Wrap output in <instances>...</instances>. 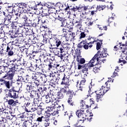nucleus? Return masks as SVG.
<instances>
[{
  "label": "nucleus",
  "mask_w": 127,
  "mask_h": 127,
  "mask_svg": "<svg viewBox=\"0 0 127 127\" xmlns=\"http://www.w3.org/2000/svg\"><path fill=\"white\" fill-rule=\"evenodd\" d=\"M17 40L19 41H24V37L22 33L20 32L19 31L18 32L16 33Z\"/></svg>",
  "instance_id": "obj_31"
},
{
  "label": "nucleus",
  "mask_w": 127,
  "mask_h": 127,
  "mask_svg": "<svg viewBox=\"0 0 127 127\" xmlns=\"http://www.w3.org/2000/svg\"><path fill=\"white\" fill-rule=\"evenodd\" d=\"M67 28H68L69 32H72L73 29V23H70L66 26Z\"/></svg>",
  "instance_id": "obj_52"
},
{
  "label": "nucleus",
  "mask_w": 127,
  "mask_h": 127,
  "mask_svg": "<svg viewBox=\"0 0 127 127\" xmlns=\"http://www.w3.org/2000/svg\"><path fill=\"white\" fill-rule=\"evenodd\" d=\"M32 125V122L29 120H25L23 122L22 126V127H30Z\"/></svg>",
  "instance_id": "obj_40"
},
{
  "label": "nucleus",
  "mask_w": 127,
  "mask_h": 127,
  "mask_svg": "<svg viewBox=\"0 0 127 127\" xmlns=\"http://www.w3.org/2000/svg\"><path fill=\"white\" fill-rule=\"evenodd\" d=\"M9 26V24H5V25L2 27L1 30H3L2 31L4 33H8V32H10Z\"/></svg>",
  "instance_id": "obj_36"
},
{
  "label": "nucleus",
  "mask_w": 127,
  "mask_h": 127,
  "mask_svg": "<svg viewBox=\"0 0 127 127\" xmlns=\"http://www.w3.org/2000/svg\"><path fill=\"white\" fill-rule=\"evenodd\" d=\"M56 69L57 71L60 73L64 72L65 71V68L64 66H61L60 64H57L56 66Z\"/></svg>",
  "instance_id": "obj_35"
},
{
  "label": "nucleus",
  "mask_w": 127,
  "mask_h": 127,
  "mask_svg": "<svg viewBox=\"0 0 127 127\" xmlns=\"http://www.w3.org/2000/svg\"><path fill=\"white\" fill-rule=\"evenodd\" d=\"M47 17H45L44 16H42L41 18L40 16H38L37 20H38V22L40 20H41L42 23H45V22H46V20H47Z\"/></svg>",
  "instance_id": "obj_46"
},
{
  "label": "nucleus",
  "mask_w": 127,
  "mask_h": 127,
  "mask_svg": "<svg viewBox=\"0 0 127 127\" xmlns=\"http://www.w3.org/2000/svg\"><path fill=\"white\" fill-rule=\"evenodd\" d=\"M66 76L65 74L63 72L58 73V77L59 79H63Z\"/></svg>",
  "instance_id": "obj_54"
},
{
  "label": "nucleus",
  "mask_w": 127,
  "mask_h": 127,
  "mask_svg": "<svg viewBox=\"0 0 127 127\" xmlns=\"http://www.w3.org/2000/svg\"><path fill=\"white\" fill-rule=\"evenodd\" d=\"M42 46L39 47V46H37L38 49H36V51H34L35 47L32 45H30L29 46V47L28 48V50H29V52H32L31 54L33 57H35L36 54L42 52Z\"/></svg>",
  "instance_id": "obj_10"
},
{
  "label": "nucleus",
  "mask_w": 127,
  "mask_h": 127,
  "mask_svg": "<svg viewBox=\"0 0 127 127\" xmlns=\"http://www.w3.org/2000/svg\"><path fill=\"white\" fill-rule=\"evenodd\" d=\"M12 15L7 14L4 18V24H10L12 21Z\"/></svg>",
  "instance_id": "obj_27"
},
{
  "label": "nucleus",
  "mask_w": 127,
  "mask_h": 127,
  "mask_svg": "<svg viewBox=\"0 0 127 127\" xmlns=\"http://www.w3.org/2000/svg\"><path fill=\"white\" fill-rule=\"evenodd\" d=\"M2 78H3L4 80V86L7 89H10V84L13 83V77L11 75H8V74H5L3 76H2Z\"/></svg>",
  "instance_id": "obj_9"
},
{
  "label": "nucleus",
  "mask_w": 127,
  "mask_h": 127,
  "mask_svg": "<svg viewBox=\"0 0 127 127\" xmlns=\"http://www.w3.org/2000/svg\"><path fill=\"white\" fill-rule=\"evenodd\" d=\"M31 58V57L30 56H26L23 59V64H22L27 65V64H29V63H30V59Z\"/></svg>",
  "instance_id": "obj_42"
},
{
  "label": "nucleus",
  "mask_w": 127,
  "mask_h": 127,
  "mask_svg": "<svg viewBox=\"0 0 127 127\" xmlns=\"http://www.w3.org/2000/svg\"><path fill=\"white\" fill-rule=\"evenodd\" d=\"M21 57L18 55H16L13 58V59L10 61H9L10 63H13L14 64L15 62L17 63V65H22L23 64L21 63Z\"/></svg>",
  "instance_id": "obj_21"
},
{
  "label": "nucleus",
  "mask_w": 127,
  "mask_h": 127,
  "mask_svg": "<svg viewBox=\"0 0 127 127\" xmlns=\"http://www.w3.org/2000/svg\"><path fill=\"white\" fill-rule=\"evenodd\" d=\"M76 115L78 118H81L85 117V108H81L76 112Z\"/></svg>",
  "instance_id": "obj_22"
},
{
  "label": "nucleus",
  "mask_w": 127,
  "mask_h": 127,
  "mask_svg": "<svg viewBox=\"0 0 127 127\" xmlns=\"http://www.w3.org/2000/svg\"><path fill=\"white\" fill-rule=\"evenodd\" d=\"M30 97L31 99H34V102H35V100L39 101L40 95L36 90H31L30 93Z\"/></svg>",
  "instance_id": "obj_15"
},
{
  "label": "nucleus",
  "mask_w": 127,
  "mask_h": 127,
  "mask_svg": "<svg viewBox=\"0 0 127 127\" xmlns=\"http://www.w3.org/2000/svg\"><path fill=\"white\" fill-rule=\"evenodd\" d=\"M35 66L36 67L35 70L37 71V72H40L41 71L45 70V68L43 69V65L42 64H40L39 65L38 64H36Z\"/></svg>",
  "instance_id": "obj_32"
},
{
  "label": "nucleus",
  "mask_w": 127,
  "mask_h": 127,
  "mask_svg": "<svg viewBox=\"0 0 127 127\" xmlns=\"http://www.w3.org/2000/svg\"><path fill=\"white\" fill-rule=\"evenodd\" d=\"M69 6L68 5H66V4H64L61 5L60 7V10H62V11H67L69 10Z\"/></svg>",
  "instance_id": "obj_33"
},
{
  "label": "nucleus",
  "mask_w": 127,
  "mask_h": 127,
  "mask_svg": "<svg viewBox=\"0 0 127 127\" xmlns=\"http://www.w3.org/2000/svg\"><path fill=\"white\" fill-rule=\"evenodd\" d=\"M91 67L88 64H84V67L83 69H82V73H87V74H89L88 70L91 69Z\"/></svg>",
  "instance_id": "obj_29"
},
{
  "label": "nucleus",
  "mask_w": 127,
  "mask_h": 127,
  "mask_svg": "<svg viewBox=\"0 0 127 127\" xmlns=\"http://www.w3.org/2000/svg\"><path fill=\"white\" fill-rule=\"evenodd\" d=\"M86 120V118H85V117L80 118L78 120V123L80 124H83L84 123Z\"/></svg>",
  "instance_id": "obj_58"
},
{
  "label": "nucleus",
  "mask_w": 127,
  "mask_h": 127,
  "mask_svg": "<svg viewBox=\"0 0 127 127\" xmlns=\"http://www.w3.org/2000/svg\"><path fill=\"white\" fill-rule=\"evenodd\" d=\"M55 15V20H59L61 21V20L64 19V13L61 12L60 10H56Z\"/></svg>",
  "instance_id": "obj_17"
},
{
  "label": "nucleus",
  "mask_w": 127,
  "mask_h": 127,
  "mask_svg": "<svg viewBox=\"0 0 127 127\" xmlns=\"http://www.w3.org/2000/svg\"><path fill=\"white\" fill-rule=\"evenodd\" d=\"M51 43L54 46H56L58 48V53L56 55L61 60H64V56L65 55V48L62 46V41L60 39L59 36L57 35H53L51 39ZM60 48H59L60 46Z\"/></svg>",
  "instance_id": "obj_1"
},
{
  "label": "nucleus",
  "mask_w": 127,
  "mask_h": 127,
  "mask_svg": "<svg viewBox=\"0 0 127 127\" xmlns=\"http://www.w3.org/2000/svg\"><path fill=\"white\" fill-rule=\"evenodd\" d=\"M48 77H53V80H54V83H58L59 81V79L56 76L55 74L53 73H50L48 75Z\"/></svg>",
  "instance_id": "obj_45"
},
{
  "label": "nucleus",
  "mask_w": 127,
  "mask_h": 127,
  "mask_svg": "<svg viewBox=\"0 0 127 127\" xmlns=\"http://www.w3.org/2000/svg\"><path fill=\"white\" fill-rule=\"evenodd\" d=\"M6 48L5 52L7 53V56L9 57H12L14 54V51H13V47L7 44L6 46Z\"/></svg>",
  "instance_id": "obj_19"
},
{
  "label": "nucleus",
  "mask_w": 127,
  "mask_h": 127,
  "mask_svg": "<svg viewBox=\"0 0 127 127\" xmlns=\"http://www.w3.org/2000/svg\"><path fill=\"white\" fill-rule=\"evenodd\" d=\"M47 111H46L47 114H51L53 116H55L59 114V112L58 111V109H57L55 106H50L47 107Z\"/></svg>",
  "instance_id": "obj_11"
},
{
  "label": "nucleus",
  "mask_w": 127,
  "mask_h": 127,
  "mask_svg": "<svg viewBox=\"0 0 127 127\" xmlns=\"http://www.w3.org/2000/svg\"><path fill=\"white\" fill-rule=\"evenodd\" d=\"M5 37V33L3 32L2 30H0V39H3Z\"/></svg>",
  "instance_id": "obj_64"
},
{
  "label": "nucleus",
  "mask_w": 127,
  "mask_h": 127,
  "mask_svg": "<svg viewBox=\"0 0 127 127\" xmlns=\"http://www.w3.org/2000/svg\"><path fill=\"white\" fill-rule=\"evenodd\" d=\"M0 68L2 69L1 71L3 73H5L7 74L8 73V65H7V66L0 65Z\"/></svg>",
  "instance_id": "obj_43"
},
{
  "label": "nucleus",
  "mask_w": 127,
  "mask_h": 127,
  "mask_svg": "<svg viewBox=\"0 0 127 127\" xmlns=\"http://www.w3.org/2000/svg\"><path fill=\"white\" fill-rule=\"evenodd\" d=\"M62 82H61V85H65L66 87H69L70 86V81L69 79L67 77H64L62 80Z\"/></svg>",
  "instance_id": "obj_26"
},
{
  "label": "nucleus",
  "mask_w": 127,
  "mask_h": 127,
  "mask_svg": "<svg viewBox=\"0 0 127 127\" xmlns=\"http://www.w3.org/2000/svg\"><path fill=\"white\" fill-rule=\"evenodd\" d=\"M93 71L95 73H98V72H99L100 71V69L101 67V64H95L93 66Z\"/></svg>",
  "instance_id": "obj_38"
},
{
  "label": "nucleus",
  "mask_w": 127,
  "mask_h": 127,
  "mask_svg": "<svg viewBox=\"0 0 127 127\" xmlns=\"http://www.w3.org/2000/svg\"><path fill=\"white\" fill-rule=\"evenodd\" d=\"M32 74L31 78L32 79L37 81V83L43 85L46 83L44 78V74L41 72H36L35 73H34L33 71H30Z\"/></svg>",
  "instance_id": "obj_4"
},
{
  "label": "nucleus",
  "mask_w": 127,
  "mask_h": 127,
  "mask_svg": "<svg viewBox=\"0 0 127 127\" xmlns=\"http://www.w3.org/2000/svg\"><path fill=\"white\" fill-rule=\"evenodd\" d=\"M18 66H20V65H18L16 63H8V67L9 70H8L5 74H7L8 76L14 77L15 72L18 69L17 67Z\"/></svg>",
  "instance_id": "obj_5"
},
{
  "label": "nucleus",
  "mask_w": 127,
  "mask_h": 127,
  "mask_svg": "<svg viewBox=\"0 0 127 127\" xmlns=\"http://www.w3.org/2000/svg\"><path fill=\"white\" fill-rule=\"evenodd\" d=\"M98 28L100 30H107V29H108L107 26H104L101 25H98Z\"/></svg>",
  "instance_id": "obj_60"
},
{
  "label": "nucleus",
  "mask_w": 127,
  "mask_h": 127,
  "mask_svg": "<svg viewBox=\"0 0 127 127\" xmlns=\"http://www.w3.org/2000/svg\"><path fill=\"white\" fill-rule=\"evenodd\" d=\"M74 25L77 28H81L82 26V21L81 20L76 21L74 23Z\"/></svg>",
  "instance_id": "obj_49"
},
{
  "label": "nucleus",
  "mask_w": 127,
  "mask_h": 127,
  "mask_svg": "<svg viewBox=\"0 0 127 127\" xmlns=\"http://www.w3.org/2000/svg\"><path fill=\"white\" fill-rule=\"evenodd\" d=\"M52 5H54V10H55V11H56V10H58L57 8H59V10H60L62 3L61 2H58L56 4H52Z\"/></svg>",
  "instance_id": "obj_37"
},
{
  "label": "nucleus",
  "mask_w": 127,
  "mask_h": 127,
  "mask_svg": "<svg viewBox=\"0 0 127 127\" xmlns=\"http://www.w3.org/2000/svg\"><path fill=\"white\" fill-rule=\"evenodd\" d=\"M107 48H103V49H100V50L98 51L97 52V54L96 55H98V57H99V59H104L105 58H107L108 54L107 53Z\"/></svg>",
  "instance_id": "obj_16"
},
{
  "label": "nucleus",
  "mask_w": 127,
  "mask_h": 127,
  "mask_svg": "<svg viewBox=\"0 0 127 127\" xmlns=\"http://www.w3.org/2000/svg\"><path fill=\"white\" fill-rule=\"evenodd\" d=\"M89 5H84L82 7V9L81 10L82 12H84V13H87V10H89Z\"/></svg>",
  "instance_id": "obj_53"
},
{
  "label": "nucleus",
  "mask_w": 127,
  "mask_h": 127,
  "mask_svg": "<svg viewBox=\"0 0 127 127\" xmlns=\"http://www.w3.org/2000/svg\"><path fill=\"white\" fill-rule=\"evenodd\" d=\"M6 102L7 104L9 106H12L13 107H18V105H20V103L19 102L18 100H16L15 101L12 99H6Z\"/></svg>",
  "instance_id": "obj_18"
},
{
  "label": "nucleus",
  "mask_w": 127,
  "mask_h": 127,
  "mask_svg": "<svg viewBox=\"0 0 127 127\" xmlns=\"http://www.w3.org/2000/svg\"><path fill=\"white\" fill-rule=\"evenodd\" d=\"M49 10H44L42 11V16H44L45 17H48L49 14Z\"/></svg>",
  "instance_id": "obj_56"
},
{
  "label": "nucleus",
  "mask_w": 127,
  "mask_h": 127,
  "mask_svg": "<svg viewBox=\"0 0 127 127\" xmlns=\"http://www.w3.org/2000/svg\"><path fill=\"white\" fill-rule=\"evenodd\" d=\"M43 43L44 44H47L48 43H49L50 42V39L51 40L52 38H50L48 34H45V35L43 36Z\"/></svg>",
  "instance_id": "obj_39"
},
{
  "label": "nucleus",
  "mask_w": 127,
  "mask_h": 127,
  "mask_svg": "<svg viewBox=\"0 0 127 127\" xmlns=\"http://www.w3.org/2000/svg\"><path fill=\"white\" fill-rule=\"evenodd\" d=\"M30 87L31 88V89L32 90V91H35L37 90V88L39 86V85H42V84H40L38 82H36V81H34V82H31L30 83Z\"/></svg>",
  "instance_id": "obj_28"
},
{
  "label": "nucleus",
  "mask_w": 127,
  "mask_h": 127,
  "mask_svg": "<svg viewBox=\"0 0 127 127\" xmlns=\"http://www.w3.org/2000/svg\"><path fill=\"white\" fill-rule=\"evenodd\" d=\"M86 41V40H83L81 42H80L79 44L77 45V48L78 49H82L84 48V45L85 44V42Z\"/></svg>",
  "instance_id": "obj_48"
},
{
  "label": "nucleus",
  "mask_w": 127,
  "mask_h": 127,
  "mask_svg": "<svg viewBox=\"0 0 127 127\" xmlns=\"http://www.w3.org/2000/svg\"><path fill=\"white\" fill-rule=\"evenodd\" d=\"M97 62H99V58H98V54H95V56L93 57V58L87 64L90 65L91 67H94L96 64L95 63Z\"/></svg>",
  "instance_id": "obj_23"
},
{
  "label": "nucleus",
  "mask_w": 127,
  "mask_h": 127,
  "mask_svg": "<svg viewBox=\"0 0 127 127\" xmlns=\"http://www.w3.org/2000/svg\"><path fill=\"white\" fill-rule=\"evenodd\" d=\"M40 57L44 61L43 65L46 66H44V70L46 71L51 70L53 68V66L51 62L52 59L49 58L48 55L44 54L40 55Z\"/></svg>",
  "instance_id": "obj_2"
},
{
  "label": "nucleus",
  "mask_w": 127,
  "mask_h": 127,
  "mask_svg": "<svg viewBox=\"0 0 127 127\" xmlns=\"http://www.w3.org/2000/svg\"><path fill=\"white\" fill-rule=\"evenodd\" d=\"M30 78L29 77L28 75H26V76H23V82H24L25 83H28L30 84L31 82L29 80Z\"/></svg>",
  "instance_id": "obj_47"
},
{
  "label": "nucleus",
  "mask_w": 127,
  "mask_h": 127,
  "mask_svg": "<svg viewBox=\"0 0 127 127\" xmlns=\"http://www.w3.org/2000/svg\"><path fill=\"white\" fill-rule=\"evenodd\" d=\"M97 91H95V92H92L90 95H87V97H89V96L90 97L95 98V97H97Z\"/></svg>",
  "instance_id": "obj_57"
},
{
  "label": "nucleus",
  "mask_w": 127,
  "mask_h": 127,
  "mask_svg": "<svg viewBox=\"0 0 127 127\" xmlns=\"http://www.w3.org/2000/svg\"><path fill=\"white\" fill-rule=\"evenodd\" d=\"M86 82V79L85 78H83L81 80L79 85H83L85 86V83Z\"/></svg>",
  "instance_id": "obj_62"
},
{
  "label": "nucleus",
  "mask_w": 127,
  "mask_h": 127,
  "mask_svg": "<svg viewBox=\"0 0 127 127\" xmlns=\"http://www.w3.org/2000/svg\"><path fill=\"white\" fill-rule=\"evenodd\" d=\"M16 14L19 17H21L22 19H24V21L22 23V27H24V26H31V20H30V16H33L32 13H24L22 14Z\"/></svg>",
  "instance_id": "obj_3"
},
{
  "label": "nucleus",
  "mask_w": 127,
  "mask_h": 127,
  "mask_svg": "<svg viewBox=\"0 0 127 127\" xmlns=\"http://www.w3.org/2000/svg\"><path fill=\"white\" fill-rule=\"evenodd\" d=\"M18 16H17V13H16L15 15L12 14L11 23H13V24L18 23V21L19 20V18Z\"/></svg>",
  "instance_id": "obj_34"
},
{
  "label": "nucleus",
  "mask_w": 127,
  "mask_h": 127,
  "mask_svg": "<svg viewBox=\"0 0 127 127\" xmlns=\"http://www.w3.org/2000/svg\"><path fill=\"white\" fill-rule=\"evenodd\" d=\"M105 89H106V87L102 86V89L103 94H102V92H99V93H97V94L96 95V101L97 102H102L104 100V99L103 98V96H104V94H106V93H107V92H108V90H105Z\"/></svg>",
  "instance_id": "obj_12"
},
{
  "label": "nucleus",
  "mask_w": 127,
  "mask_h": 127,
  "mask_svg": "<svg viewBox=\"0 0 127 127\" xmlns=\"http://www.w3.org/2000/svg\"><path fill=\"white\" fill-rule=\"evenodd\" d=\"M44 110V108H42L41 106L37 108V113L39 115L42 114V111Z\"/></svg>",
  "instance_id": "obj_51"
},
{
  "label": "nucleus",
  "mask_w": 127,
  "mask_h": 127,
  "mask_svg": "<svg viewBox=\"0 0 127 127\" xmlns=\"http://www.w3.org/2000/svg\"><path fill=\"white\" fill-rule=\"evenodd\" d=\"M35 116H36V114H34V113L30 114H29V117L30 122H32L33 120L34 119Z\"/></svg>",
  "instance_id": "obj_59"
},
{
  "label": "nucleus",
  "mask_w": 127,
  "mask_h": 127,
  "mask_svg": "<svg viewBox=\"0 0 127 127\" xmlns=\"http://www.w3.org/2000/svg\"><path fill=\"white\" fill-rule=\"evenodd\" d=\"M106 7H107L106 5H97L96 10H97V12L101 11V10H104Z\"/></svg>",
  "instance_id": "obj_44"
},
{
  "label": "nucleus",
  "mask_w": 127,
  "mask_h": 127,
  "mask_svg": "<svg viewBox=\"0 0 127 127\" xmlns=\"http://www.w3.org/2000/svg\"><path fill=\"white\" fill-rule=\"evenodd\" d=\"M126 51H122V53L121 55V57L122 58L123 60H127V56L126 55Z\"/></svg>",
  "instance_id": "obj_63"
},
{
  "label": "nucleus",
  "mask_w": 127,
  "mask_h": 127,
  "mask_svg": "<svg viewBox=\"0 0 127 127\" xmlns=\"http://www.w3.org/2000/svg\"><path fill=\"white\" fill-rule=\"evenodd\" d=\"M38 91L40 93V94L42 96L44 97L47 95V88L46 87H40L38 89Z\"/></svg>",
  "instance_id": "obj_24"
},
{
  "label": "nucleus",
  "mask_w": 127,
  "mask_h": 127,
  "mask_svg": "<svg viewBox=\"0 0 127 127\" xmlns=\"http://www.w3.org/2000/svg\"><path fill=\"white\" fill-rule=\"evenodd\" d=\"M50 93H47V95H46L45 102L46 104H49L51 102H53L52 98L50 97Z\"/></svg>",
  "instance_id": "obj_41"
},
{
  "label": "nucleus",
  "mask_w": 127,
  "mask_h": 127,
  "mask_svg": "<svg viewBox=\"0 0 127 127\" xmlns=\"http://www.w3.org/2000/svg\"><path fill=\"white\" fill-rule=\"evenodd\" d=\"M76 93L73 91L69 95L67 96L68 99L67 102L69 106L73 107L75 106L74 101H73V97L75 96Z\"/></svg>",
  "instance_id": "obj_13"
},
{
  "label": "nucleus",
  "mask_w": 127,
  "mask_h": 127,
  "mask_svg": "<svg viewBox=\"0 0 127 127\" xmlns=\"http://www.w3.org/2000/svg\"><path fill=\"white\" fill-rule=\"evenodd\" d=\"M0 113H2V114H5L6 116L8 115L9 114L7 111L3 108H0Z\"/></svg>",
  "instance_id": "obj_55"
},
{
  "label": "nucleus",
  "mask_w": 127,
  "mask_h": 127,
  "mask_svg": "<svg viewBox=\"0 0 127 127\" xmlns=\"http://www.w3.org/2000/svg\"><path fill=\"white\" fill-rule=\"evenodd\" d=\"M77 87L78 88V90L82 92L83 89L85 88V86L82 85H78L79 81H77Z\"/></svg>",
  "instance_id": "obj_50"
},
{
  "label": "nucleus",
  "mask_w": 127,
  "mask_h": 127,
  "mask_svg": "<svg viewBox=\"0 0 127 127\" xmlns=\"http://www.w3.org/2000/svg\"><path fill=\"white\" fill-rule=\"evenodd\" d=\"M95 42H96V41L95 40L89 43L87 41V40H86L83 47L84 49L85 50H88L89 48L91 49L92 47H93V44H94Z\"/></svg>",
  "instance_id": "obj_25"
},
{
  "label": "nucleus",
  "mask_w": 127,
  "mask_h": 127,
  "mask_svg": "<svg viewBox=\"0 0 127 127\" xmlns=\"http://www.w3.org/2000/svg\"><path fill=\"white\" fill-rule=\"evenodd\" d=\"M8 93L6 95V98L10 99H16L18 97V91L16 90L14 87L8 89Z\"/></svg>",
  "instance_id": "obj_8"
},
{
  "label": "nucleus",
  "mask_w": 127,
  "mask_h": 127,
  "mask_svg": "<svg viewBox=\"0 0 127 127\" xmlns=\"http://www.w3.org/2000/svg\"><path fill=\"white\" fill-rule=\"evenodd\" d=\"M34 106V104L29 102H26L24 104V110L26 113H31L30 109Z\"/></svg>",
  "instance_id": "obj_20"
},
{
  "label": "nucleus",
  "mask_w": 127,
  "mask_h": 127,
  "mask_svg": "<svg viewBox=\"0 0 127 127\" xmlns=\"http://www.w3.org/2000/svg\"><path fill=\"white\" fill-rule=\"evenodd\" d=\"M73 90L71 89H68V90L66 89V86H64L63 88H61L59 92H57V98L58 99H63L64 98L65 95L67 97L69 96Z\"/></svg>",
  "instance_id": "obj_6"
},
{
  "label": "nucleus",
  "mask_w": 127,
  "mask_h": 127,
  "mask_svg": "<svg viewBox=\"0 0 127 127\" xmlns=\"http://www.w3.org/2000/svg\"><path fill=\"white\" fill-rule=\"evenodd\" d=\"M62 25H61V27H65L67 26V23L65 21L64 19L63 20H61Z\"/></svg>",
  "instance_id": "obj_61"
},
{
  "label": "nucleus",
  "mask_w": 127,
  "mask_h": 127,
  "mask_svg": "<svg viewBox=\"0 0 127 127\" xmlns=\"http://www.w3.org/2000/svg\"><path fill=\"white\" fill-rule=\"evenodd\" d=\"M45 6V4L43 2H42L41 1H36L35 2V5L31 6V8L34 10H41L43 9V7Z\"/></svg>",
  "instance_id": "obj_14"
},
{
  "label": "nucleus",
  "mask_w": 127,
  "mask_h": 127,
  "mask_svg": "<svg viewBox=\"0 0 127 127\" xmlns=\"http://www.w3.org/2000/svg\"><path fill=\"white\" fill-rule=\"evenodd\" d=\"M18 8L16 14H24V13H29V9L27 4L25 2L19 3L17 5Z\"/></svg>",
  "instance_id": "obj_7"
},
{
  "label": "nucleus",
  "mask_w": 127,
  "mask_h": 127,
  "mask_svg": "<svg viewBox=\"0 0 127 127\" xmlns=\"http://www.w3.org/2000/svg\"><path fill=\"white\" fill-rule=\"evenodd\" d=\"M10 26L12 29V32H14V33H16L17 32L20 31L18 26L15 25V24L11 23L10 24Z\"/></svg>",
  "instance_id": "obj_30"
}]
</instances>
